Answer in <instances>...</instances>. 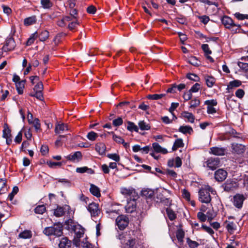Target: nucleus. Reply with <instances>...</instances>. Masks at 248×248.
<instances>
[{"instance_id":"nucleus-6","label":"nucleus","mask_w":248,"mask_h":248,"mask_svg":"<svg viewBox=\"0 0 248 248\" xmlns=\"http://www.w3.org/2000/svg\"><path fill=\"white\" fill-rule=\"evenodd\" d=\"M115 222L120 230H124L129 224V219L124 215H119L117 217Z\"/></svg>"},{"instance_id":"nucleus-40","label":"nucleus","mask_w":248,"mask_h":248,"mask_svg":"<svg viewBox=\"0 0 248 248\" xmlns=\"http://www.w3.org/2000/svg\"><path fill=\"white\" fill-rule=\"evenodd\" d=\"M41 4L44 9H50L53 6L50 0H41Z\"/></svg>"},{"instance_id":"nucleus-16","label":"nucleus","mask_w":248,"mask_h":248,"mask_svg":"<svg viewBox=\"0 0 248 248\" xmlns=\"http://www.w3.org/2000/svg\"><path fill=\"white\" fill-rule=\"evenodd\" d=\"M222 24L227 29L232 26V24L234 23L233 20L227 16H223L221 19Z\"/></svg>"},{"instance_id":"nucleus-50","label":"nucleus","mask_w":248,"mask_h":248,"mask_svg":"<svg viewBox=\"0 0 248 248\" xmlns=\"http://www.w3.org/2000/svg\"><path fill=\"white\" fill-rule=\"evenodd\" d=\"M236 225L233 222H230L226 225V228L230 233H232L236 229Z\"/></svg>"},{"instance_id":"nucleus-36","label":"nucleus","mask_w":248,"mask_h":248,"mask_svg":"<svg viewBox=\"0 0 248 248\" xmlns=\"http://www.w3.org/2000/svg\"><path fill=\"white\" fill-rule=\"evenodd\" d=\"M25 83V80H21L16 84V88L18 94H23Z\"/></svg>"},{"instance_id":"nucleus-13","label":"nucleus","mask_w":248,"mask_h":248,"mask_svg":"<svg viewBox=\"0 0 248 248\" xmlns=\"http://www.w3.org/2000/svg\"><path fill=\"white\" fill-rule=\"evenodd\" d=\"M16 43L14 39L12 37L7 38L5 41L4 48L7 50L11 51L14 49Z\"/></svg>"},{"instance_id":"nucleus-21","label":"nucleus","mask_w":248,"mask_h":248,"mask_svg":"<svg viewBox=\"0 0 248 248\" xmlns=\"http://www.w3.org/2000/svg\"><path fill=\"white\" fill-rule=\"evenodd\" d=\"M179 131L184 134L191 135L193 132V130L189 125H182L180 126Z\"/></svg>"},{"instance_id":"nucleus-9","label":"nucleus","mask_w":248,"mask_h":248,"mask_svg":"<svg viewBox=\"0 0 248 248\" xmlns=\"http://www.w3.org/2000/svg\"><path fill=\"white\" fill-rule=\"evenodd\" d=\"M227 174L226 170L219 169L215 171L214 176L215 179L218 182H222L226 178Z\"/></svg>"},{"instance_id":"nucleus-14","label":"nucleus","mask_w":248,"mask_h":248,"mask_svg":"<svg viewBox=\"0 0 248 248\" xmlns=\"http://www.w3.org/2000/svg\"><path fill=\"white\" fill-rule=\"evenodd\" d=\"M72 242L67 237H62L61 239L59 244V248H70Z\"/></svg>"},{"instance_id":"nucleus-31","label":"nucleus","mask_w":248,"mask_h":248,"mask_svg":"<svg viewBox=\"0 0 248 248\" xmlns=\"http://www.w3.org/2000/svg\"><path fill=\"white\" fill-rule=\"evenodd\" d=\"M36 22V16H33L26 18L24 21V24L25 26H30L34 24Z\"/></svg>"},{"instance_id":"nucleus-10","label":"nucleus","mask_w":248,"mask_h":248,"mask_svg":"<svg viewBox=\"0 0 248 248\" xmlns=\"http://www.w3.org/2000/svg\"><path fill=\"white\" fill-rule=\"evenodd\" d=\"M71 229L74 232L77 237L81 238L83 236L84 233V229L80 225H71Z\"/></svg>"},{"instance_id":"nucleus-22","label":"nucleus","mask_w":248,"mask_h":248,"mask_svg":"<svg viewBox=\"0 0 248 248\" xmlns=\"http://www.w3.org/2000/svg\"><path fill=\"white\" fill-rule=\"evenodd\" d=\"M76 172L79 173H83L86 172L90 174L94 173V170L91 168H89L87 167H78L76 169Z\"/></svg>"},{"instance_id":"nucleus-19","label":"nucleus","mask_w":248,"mask_h":248,"mask_svg":"<svg viewBox=\"0 0 248 248\" xmlns=\"http://www.w3.org/2000/svg\"><path fill=\"white\" fill-rule=\"evenodd\" d=\"M152 147L154 151L157 153H162L163 154H166L168 151L166 149L162 148L158 143L154 142L152 144Z\"/></svg>"},{"instance_id":"nucleus-43","label":"nucleus","mask_w":248,"mask_h":248,"mask_svg":"<svg viewBox=\"0 0 248 248\" xmlns=\"http://www.w3.org/2000/svg\"><path fill=\"white\" fill-rule=\"evenodd\" d=\"M64 211L63 207L58 206L54 211V215L57 217H60L64 214Z\"/></svg>"},{"instance_id":"nucleus-47","label":"nucleus","mask_w":248,"mask_h":248,"mask_svg":"<svg viewBox=\"0 0 248 248\" xmlns=\"http://www.w3.org/2000/svg\"><path fill=\"white\" fill-rule=\"evenodd\" d=\"M37 36L38 32L37 31L32 34L30 37L28 39L26 45L27 46H30L32 44L34 43V40L37 38Z\"/></svg>"},{"instance_id":"nucleus-26","label":"nucleus","mask_w":248,"mask_h":248,"mask_svg":"<svg viewBox=\"0 0 248 248\" xmlns=\"http://www.w3.org/2000/svg\"><path fill=\"white\" fill-rule=\"evenodd\" d=\"M235 184L233 181H227L223 185L224 190L227 192H230L233 190Z\"/></svg>"},{"instance_id":"nucleus-61","label":"nucleus","mask_w":248,"mask_h":248,"mask_svg":"<svg viewBox=\"0 0 248 248\" xmlns=\"http://www.w3.org/2000/svg\"><path fill=\"white\" fill-rule=\"evenodd\" d=\"M201 87V85L198 83L194 84L189 90L191 93H197L199 91Z\"/></svg>"},{"instance_id":"nucleus-12","label":"nucleus","mask_w":248,"mask_h":248,"mask_svg":"<svg viewBox=\"0 0 248 248\" xmlns=\"http://www.w3.org/2000/svg\"><path fill=\"white\" fill-rule=\"evenodd\" d=\"M30 115L31 118H32V114L29 111L28 112V122L30 124H32L33 127H34L35 130L36 131H38L40 129V121L38 119L35 118L34 119L33 121H31V119L30 118Z\"/></svg>"},{"instance_id":"nucleus-54","label":"nucleus","mask_w":248,"mask_h":248,"mask_svg":"<svg viewBox=\"0 0 248 248\" xmlns=\"http://www.w3.org/2000/svg\"><path fill=\"white\" fill-rule=\"evenodd\" d=\"M98 137V134L93 131L89 132L87 135V139L91 141H94Z\"/></svg>"},{"instance_id":"nucleus-58","label":"nucleus","mask_w":248,"mask_h":248,"mask_svg":"<svg viewBox=\"0 0 248 248\" xmlns=\"http://www.w3.org/2000/svg\"><path fill=\"white\" fill-rule=\"evenodd\" d=\"M123 123V120L121 117H118L117 119H115L112 121V124L116 127L121 125Z\"/></svg>"},{"instance_id":"nucleus-59","label":"nucleus","mask_w":248,"mask_h":248,"mask_svg":"<svg viewBox=\"0 0 248 248\" xmlns=\"http://www.w3.org/2000/svg\"><path fill=\"white\" fill-rule=\"evenodd\" d=\"M245 94V91L242 89H237L235 93V96L239 99H242L244 97Z\"/></svg>"},{"instance_id":"nucleus-38","label":"nucleus","mask_w":248,"mask_h":248,"mask_svg":"<svg viewBox=\"0 0 248 248\" xmlns=\"http://www.w3.org/2000/svg\"><path fill=\"white\" fill-rule=\"evenodd\" d=\"M11 136H12L11 134V130L8 124H5L3 126V130L2 131V137L3 138H7Z\"/></svg>"},{"instance_id":"nucleus-52","label":"nucleus","mask_w":248,"mask_h":248,"mask_svg":"<svg viewBox=\"0 0 248 248\" xmlns=\"http://www.w3.org/2000/svg\"><path fill=\"white\" fill-rule=\"evenodd\" d=\"M200 104V101L197 98H194L190 102V108H195L198 107Z\"/></svg>"},{"instance_id":"nucleus-55","label":"nucleus","mask_w":248,"mask_h":248,"mask_svg":"<svg viewBox=\"0 0 248 248\" xmlns=\"http://www.w3.org/2000/svg\"><path fill=\"white\" fill-rule=\"evenodd\" d=\"M241 26L239 24H236L233 23L232 26L229 27L228 29L230 30L232 33H236L240 28Z\"/></svg>"},{"instance_id":"nucleus-24","label":"nucleus","mask_w":248,"mask_h":248,"mask_svg":"<svg viewBox=\"0 0 248 248\" xmlns=\"http://www.w3.org/2000/svg\"><path fill=\"white\" fill-rule=\"evenodd\" d=\"M90 191L93 196L97 198L101 196L100 189L93 184H91Z\"/></svg>"},{"instance_id":"nucleus-7","label":"nucleus","mask_w":248,"mask_h":248,"mask_svg":"<svg viewBox=\"0 0 248 248\" xmlns=\"http://www.w3.org/2000/svg\"><path fill=\"white\" fill-rule=\"evenodd\" d=\"M87 209L92 217L98 216L100 213L98 204L95 202L90 203L87 207Z\"/></svg>"},{"instance_id":"nucleus-1","label":"nucleus","mask_w":248,"mask_h":248,"mask_svg":"<svg viewBox=\"0 0 248 248\" xmlns=\"http://www.w3.org/2000/svg\"><path fill=\"white\" fill-rule=\"evenodd\" d=\"M216 193L214 188L209 186H205L199 190V200L202 203H209L211 201L210 193L215 195Z\"/></svg>"},{"instance_id":"nucleus-45","label":"nucleus","mask_w":248,"mask_h":248,"mask_svg":"<svg viewBox=\"0 0 248 248\" xmlns=\"http://www.w3.org/2000/svg\"><path fill=\"white\" fill-rule=\"evenodd\" d=\"M18 187L17 186H15L13 188L12 192L9 194L8 199L9 201H12L13 200L15 195H16L18 193Z\"/></svg>"},{"instance_id":"nucleus-28","label":"nucleus","mask_w":248,"mask_h":248,"mask_svg":"<svg viewBox=\"0 0 248 248\" xmlns=\"http://www.w3.org/2000/svg\"><path fill=\"white\" fill-rule=\"evenodd\" d=\"M136 209V205L134 203L128 202L125 206V209L126 213H132L134 212Z\"/></svg>"},{"instance_id":"nucleus-49","label":"nucleus","mask_w":248,"mask_h":248,"mask_svg":"<svg viewBox=\"0 0 248 248\" xmlns=\"http://www.w3.org/2000/svg\"><path fill=\"white\" fill-rule=\"evenodd\" d=\"M34 93H30V95L33 97H35L37 99L39 100H43L44 99L42 91H36Z\"/></svg>"},{"instance_id":"nucleus-57","label":"nucleus","mask_w":248,"mask_h":248,"mask_svg":"<svg viewBox=\"0 0 248 248\" xmlns=\"http://www.w3.org/2000/svg\"><path fill=\"white\" fill-rule=\"evenodd\" d=\"M107 157L116 162H119L120 160V157L117 154H108Z\"/></svg>"},{"instance_id":"nucleus-17","label":"nucleus","mask_w":248,"mask_h":248,"mask_svg":"<svg viewBox=\"0 0 248 248\" xmlns=\"http://www.w3.org/2000/svg\"><path fill=\"white\" fill-rule=\"evenodd\" d=\"M225 149L222 147H213L210 148V153L216 155H223L225 154Z\"/></svg>"},{"instance_id":"nucleus-3","label":"nucleus","mask_w":248,"mask_h":248,"mask_svg":"<svg viewBox=\"0 0 248 248\" xmlns=\"http://www.w3.org/2000/svg\"><path fill=\"white\" fill-rule=\"evenodd\" d=\"M43 233L47 236H60L62 233V228L60 224H55L53 226L45 228Z\"/></svg>"},{"instance_id":"nucleus-5","label":"nucleus","mask_w":248,"mask_h":248,"mask_svg":"<svg viewBox=\"0 0 248 248\" xmlns=\"http://www.w3.org/2000/svg\"><path fill=\"white\" fill-rule=\"evenodd\" d=\"M247 197L246 196L245 194H236L233 196L232 199L233 205L237 209H241L243 207L244 202Z\"/></svg>"},{"instance_id":"nucleus-2","label":"nucleus","mask_w":248,"mask_h":248,"mask_svg":"<svg viewBox=\"0 0 248 248\" xmlns=\"http://www.w3.org/2000/svg\"><path fill=\"white\" fill-rule=\"evenodd\" d=\"M119 239L121 244V248H138L135 238H132L127 234H120Z\"/></svg>"},{"instance_id":"nucleus-64","label":"nucleus","mask_w":248,"mask_h":248,"mask_svg":"<svg viewBox=\"0 0 248 248\" xmlns=\"http://www.w3.org/2000/svg\"><path fill=\"white\" fill-rule=\"evenodd\" d=\"M202 48L205 53V55H210L212 53L207 44H203L202 46Z\"/></svg>"},{"instance_id":"nucleus-15","label":"nucleus","mask_w":248,"mask_h":248,"mask_svg":"<svg viewBox=\"0 0 248 248\" xmlns=\"http://www.w3.org/2000/svg\"><path fill=\"white\" fill-rule=\"evenodd\" d=\"M141 195L146 199H152L154 196V191L149 188H144L141 191Z\"/></svg>"},{"instance_id":"nucleus-60","label":"nucleus","mask_w":248,"mask_h":248,"mask_svg":"<svg viewBox=\"0 0 248 248\" xmlns=\"http://www.w3.org/2000/svg\"><path fill=\"white\" fill-rule=\"evenodd\" d=\"M234 16L238 20L248 19V15L242 14L238 12L234 14Z\"/></svg>"},{"instance_id":"nucleus-33","label":"nucleus","mask_w":248,"mask_h":248,"mask_svg":"<svg viewBox=\"0 0 248 248\" xmlns=\"http://www.w3.org/2000/svg\"><path fill=\"white\" fill-rule=\"evenodd\" d=\"M7 191L6 180L0 178V194L5 193Z\"/></svg>"},{"instance_id":"nucleus-20","label":"nucleus","mask_w":248,"mask_h":248,"mask_svg":"<svg viewBox=\"0 0 248 248\" xmlns=\"http://www.w3.org/2000/svg\"><path fill=\"white\" fill-rule=\"evenodd\" d=\"M204 79L207 86L209 88L213 87L216 81L214 77L209 75H205Z\"/></svg>"},{"instance_id":"nucleus-34","label":"nucleus","mask_w":248,"mask_h":248,"mask_svg":"<svg viewBox=\"0 0 248 248\" xmlns=\"http://www.w3.org/2000/svg\"><path fill=\"white\" fill-rule=\"evenodd\" d=\"M49 36V32L46 30L41 31L40 33H38L37 38H39L41 41H46Z\"/></svg>"},{"instance_id":"nucleus-56","label":"nucleus","mask_w":248,"mask_h":248,"mask_svg":"<svg viewBox=\"0 0 248 248\" xmlns=\"http://www.w3.org/2000/svg\"><path fill=\"white\" fill-rule=\"evenodd\" d=\"M186 242L190 248H196L199 246L197 242L191 240L189 238H186Z\"/></svg>"},{"instance_id":"nucleus-46","label":"nucleus","mask_w":248,"mask_h":248,"mask_svg":"<svg viewBox=\"0 0 248 248\" xmlns=\"http://www.w3.org/2000/svg\"><path fill=\"white\" fill-rule=\"evenodd\" d=\"M166 95L165 94H149L147 96V98L151 100H158L162 97H164Z\"/></svg>"},{"instance_id":"nucleus-42","label":"nucleus","mask_w":248,"mask_h":248,"mask_svg":"<svg viewBox=\"0 0 248 248\" xmlns=\"http://www.w3.org/2000/svg\"><path fill=\"white\" fill-rule=\"evenodd\" d=\"M176 236L178 241L182 243L185 236V232L181 229H178L176 232Z\"/></svg>"},{"instance_id":"nucleus-27","label":"nucleus","mask_w":248,"mask_h":248,"mask_svg":"<svg viewBox=\"0 0 248 248\" xmlns=\"http://www.w3.org/2000/svg\"><path fill=\"white\" fill-rule=\"evenodd\" d=\"M182 115L183 117L187 120V121L191 123H193L195 120V117L193 115L192 113L187 112V111H184Z\"/></svg>"},{"instance_id":"nucleus-51","label":"nucleus","mask_w":248,"mask_h":248,"mask_svg":"<svg viewBox=\"0 0 248 248\" xmlns=\"http://www.w3.org/2000/svg\"><path fill=\"white\" fill-rule=\"evenodd\" d=\"M186 78L194 81H200V78L195 74L188 73L186 75Z\"/></svg>"},{"instance_id":"nucleus-62","label":"nucleus","mask_w":248,"mask_h":248,"mask_svg":"<svg viewBox=\"0 0 248 248\" xmlns=\"http://www.w3.org/2000/svg\"><path fill=\"white\" fill-rule=\"evenodd\" d=\"M113 135V140L116 142L118 143H122L124 142V139L122 138L121 137L117 136L116 134H114L113 132H111L110 133Z\"/></svg>"},{"instance_id":"nucleus-37","label":"nucleus","mask_w":248,"mask_h":248,"mask_svg":"<svg viewBox=\"0 0 248 248\" xmlns=\"http://www.w3.org/2000/svg\"><path fill=\"white\" fill-rule=\"evenodd\" d=\"M127 129L131 132L134 131L136 132H138L139 131L138 127L133 122L130 121L127 122Z\"/></svg>"},{"instance_id":"nucleus-11","label":"nucleus","mask_w":248,"mask_h":248,"mask_svg":"<svg viewBox=\"0 0 248 248\" xmlns=\"http://www.w3.org/2000/svg\"><path fill=\"white\" fill-rule=\"evenodd\" d=\"M232 151L237 154H241L245 151V146L241 144L233 143L232 144Z\"/></svg>"},{"instance_id":"nucleus-63","label":"nucleus","mask_w":248,"mask_h":248,"mask_svg":"<svg viewBox=\"0 0 248 248\" xmlns=\"http://www.w3.org/2000/svg\"><path fill=\"white\" fill-rule=\"evenodd\" d=\"M79 24V22L78 21L77 19H74L71 23H70L68 25V29L70 30H72L74 29L77 25Z\"/></svg>"},{"instance_id":"nucleus-23","label":"nucleus","mask_w":248,"mask_h":248,"mask_svg":"<svg viewBox=\"0 0 248 248\" xmlns=\"http://www.w3.org/2000/svg\"><path fill=\"white\" fill-rule=\"evenodd\" d=\"M95 150L100 154L104 155L105 154L106 150V147L104 143L99 142L97 143L95 146Z\"/></svg>"},{"instance_id":"nucleus-41","label":"nucleus","mask_w":248,"mask_h":248,"mask_svg":"<svg viewBox=\"0 0 248 248\" xmlns=\"http://www.w3.org/2000/svg\"><path fill=\"white\" fill-rule=\"evenodd\" d=\"M166 213L169 218L170 220L172 221L176 218V215L175 212L171 208H167L166 209Z\"/></svg>"},{"instance_id":"nucleus-48","label":"nucleus","mask_w":248,"mask_h":248,"mask_svg":"<svg viewBox=\"0 0 248 248\" xmlns=\"http://www.w3.org/2000/svg\"><path fill=\"white\" fill-rule=\"evenodd\" d=\"M106 213L108 214L109 217L112 218V214H115V215H119L120 214V210L117 209H108L106 211Z\"/></svg>"},{"instance_id":"nucleus-8","label":"nucleus","mask_w":248,"mask_h":248,"mask_svg":"<svg viewBox=\"0 0 248 248\" xmlns=\"http://www.w3.org/2000/svg\"><path fill=\"white\" fill-rule=\"evenodd\" d=\"M66 158L72 162L78 163L82 159V155L80 152L77 151L69 154L66 156Z\"/></svg>"},{"instance_id":"nucleus-4","label":"nucleus","mask_w":248,"mask_h":248,"mask_svg":"<svg viewBox=\"0 0 248 248\" xmlns=\"http://www.w3.org/2000/svg\"><path fill=\"white\" fill-rule=\"evenodd\" d=\"M220 160L218 157H211L203 163V165L209 170H214L220 166Z\"/></svg>"},{"instance_id":"nucleus-29","label":"nucleus","mask_w":248,"mask_h":248,"mask_svg":"<svg viewBox=\"0 0 248 248\" xmlns=\"http://www.w3.org/2000/svg\"><path fill=\"white\" fill-rule=\"evenodd\" d=\"M184 143L182 139H178L176 140L174 142L172 149L173 151L176 150L179 148L183 147Z\"/></svg>"},{"instance_id":"nucleus-53","label":"nucleus","mask_w":248,"mask_h":248,"mask_svg":"<svg viewBox=\"0 0 248 248\" xmlns=\"http://www.w3.org/2000/svg\"><path fill=\"white\" fill-rule=\"evenodd\" d=\"M244 62H239L238 63L239 67L246 72H248V63L247 62L248 61H245L243 60Z\"/></svg>"},{"instance_id":"nucleus-32","label":"nucleus","mask_w":248,"mask_h":248,"mask_svg":"<svg viewBox=\"0 0 248 248\" xmlns=\"http://www.w3.org/2000/svg\"><path fill=\"white\" fill-rule=\"evenodd\" d=\"M65 130H68V126L67 124L62 123L56 125L55 128V132L56 133H60L61 131H63Z\"/></svg>"},{"instance_id":"nucleus-30","label":"nucleus","mask_w":248,"mask_h":248,"mask_svg":"<svg viewBox=\"0 0 248 248\" xmlns=\"http://www.w3.org/2000/svg\"><path fill=\"white\" fill-rule=\"evenodd\" d=\"M187 62L191 65L196 67H198L201 65V62L195 56L189 57Z\"/></svg>"},{"instance_id":"nucleus-25","label":"nucleus","mask_w":248,"mask_h":248,"mask_svg":"<svg viewBox=\"0 0 248 248\" xmlns=\"http://www.w3.org/2000/svg\"><path fill=\"white\" fill-rule=\"evenodd\" d=\"M242 85V81L239 80L235 79L229 82L227 86V89L229 90L233 89V88H237L241 86Z\"/></svg>"},{"instance_id":"nucleus-39","label":"nucleus","mask_w":248,"mask_h":248,"mask_svg":"<svg viewBox=\"0 0 248 248\" xmlns=\"http://www.w3.org/2000/svg\"><path fill=\"white\" fill-rule=\"evenodd\" d=\"M139 126L141 130H148L150 129V124L144 121H140L138 123Z\"/></svg>"},{"instance_id":"nucleus-35","label":"nucleus","mask_w":248,"mask_h":248,"mask_svg":"<svg viewBox=\"0 0 248 248\" xmlns=\"http://www.w3.org/2000/svg\"><path fill=\"white\" fill-rule=\"evenodd\" d=\"M19 237L23 239L30 238L32 236V232L30 230H25L19 234Z\"/></svg>"},{"instance_id":"nucleus-44","label":"nucleus","mask_w":248,"mask_h":248,"mask_svg":"<svg viewBox=\"0 0 248 248\" xmlns=\"http://www.w3.org/2000/svg\"><path fill=\"white\" fill-rule=\"evenodd\" d=\"M46 210L45 206L43 205H38L34 209V212L38 214H43Z\"/></svg>"},{"instance_id":"nucleus-18","label":"nucleus","mask_w":248,"mask_h":248,"mask_svg":"<svg viewBox=\"0 0 248 248\" xmlns=\"http://www.w3.org/2000/svg\"><path fill=\"white\" fill-rule=\"evenodd\" d=\"M240 182L242 185L243 188L246 191L245 195L248 197V175H244L241 179H240Z\"/></svg>"}]
</instances>
